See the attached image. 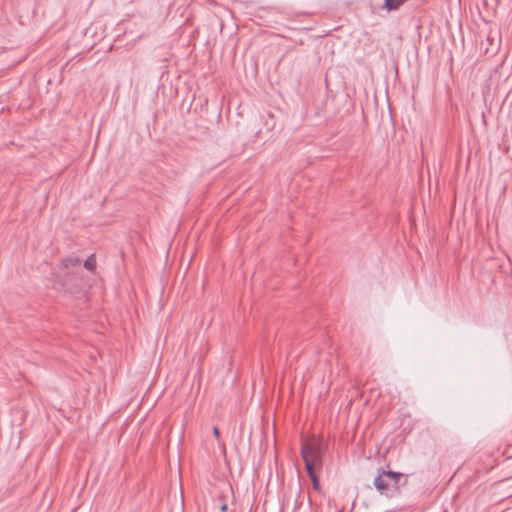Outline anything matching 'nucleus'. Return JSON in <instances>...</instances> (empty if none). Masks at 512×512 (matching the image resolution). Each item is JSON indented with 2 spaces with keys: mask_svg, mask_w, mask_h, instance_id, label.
<instances>
[{
  "mask_svg": "<svg viewBox=\"0 0 512 512\" xmlns=\"http://www.w3.org/2000/svg\"><path fill=\"white\" fill-rule=\"evenodd\" d=\"M323 450L319 441L312 439L301 444V456L303 460L321 462Z\"/></svg>",
  "mask_w": 512,
  "mask_h": 512,
  "instance_id": "nucleus-1",
  "label": "nucleus"
},
{
  "mask_svg": "<svg viewBox=\"0 0 512 512\" xmlns=\"http://www.w3.org/2000/svg\"><path fill=\"white\" fill-rule=\"evenodd\" d=\"M374 486L382 495H386L388 497L394 496V493L391 492V485L388 477L386 476L385 470H382V472L375 477Z\"/></svg>",
  "mask_w": 512,
  "mask_h": 512,
  "instance_id": "nucleus-2",
  "label": "nucleus"
},
{
  "mask_svg": "<svg viewBox=\"0 0 512 512\" xmlns=\"http://www.w3.org/2000/svg\"><path fill=\"white\" fill-rule=\"evenodd\" d=\"M386 476L388 477L389 483L391 485V492L394 493L395 496L397 493H399V482L403 477V474L388 470L386 471Z\"/></svg>",
  "mask_w": 512,
  "mask_h": 512,
  "instance_id": "nucleus-3",
  "label": "nucleus"
},
{
  "mask_svg": "<svg viewBox=\"0 0 512 512\" xmlns=\"http://www.w3.org/2000/svg\"><path fill=\"white\" fill-rule=\"evenodd\" d=\"M409 0H384L382 8L388 12L398 10Z\"/></svg>",
  "mask_w": 512,
  "mask_h": 512,
  "instance_id": "nucleus-4",
  "label": "nucleus"
},
{
  "mask_svg": "<svg viewBox=\"0 0 512 512\" xmlns=\"http://www.w3.org/2000/svg\"><path fill=\"white\" fill-rule=\"evenodd\" d=\"M80 259L75 256H69L67 258H64L60 261V268H69V267H79L80 266Z\"/></svg>",
  "mask_w": 512,
  "mask_h": 512,
  "instance_id": "nucleus-5",
  "label": "nucleus"
},
{
  "mask_svg": "<svg viewBox=\"0 0 512 512\" xmlns=\"http://www.w3.org/2000/svg\"><path fill=\"white\" fill-rule=\"evenodd\" d=\"M303 461L305 463V468H306V471H307L309 477L316 476L315 467L320 465L321 462L309 461V460H303Z\"/></svg>",
  "mask_w": 512,
  "mask_h": 512,
  "instance_id": "nucleus-6",
  "label": "nucleus"
},
{
  "mask_svg": "<svg viewBox=\"0 0 512 512\" xmlns=\"http://www.w3.org/2000/svg\"><path fill=\"white\" fill-rule=\"evenodd\" d=\"M96 266L94 256L88 257L84 262V267L89 271H94Z\"/></svg>",
  "mask_w": 512,
  "mask_h": 512,
  "instance_id": "nucleus-7",
  "label": "nucleus"
},
{
  "mask_svg": "<svg viewBox=\"0 0 512 512\" xmlns=\"http://www.w3.org/2000/svg\"><path fill=\"white\" fill-rule=\"evenodd\" d=\"M218 500L220 501V511L228 512V504L225 500V496L222 494L219 496Z\"/></svg>",
  "mask_w": 512,
  "mask_h": 512,
  "instance_id": "nucleus-8",
  "label": "nucleus"
},
{
  "mask_svg": "<svg viewBox=\"0 0 512 512\" xmlns=\"http://www.w3.org/2000/svg\"><path fill=\"white\" fill-rule=\"evenodd\" d=\"M311 481H312V485H313V488L318 490L319 489V480H318V476H313V477H310Z\"/></svg>",
  "mask_w": 512,
  "mask_h": 512,
  "instance_id": "nucleus-9",
  "label": "nucleus"
},
{
  "mask_svg": "<svg viewBox=\"0 0 512 512\" xmlns=\"http://www.w3.org/2000/svg\"><path fill=\"white\" fill-rule=\"evenodd\" d=\"M213 435L216 437V438H219L220 437V431L218 429L217 426H214L213 427Z\"/></svg>",
  "mask_w": 512,
  "mask_h": 512,
  "instance_id": "nucleus-10",
  "label": "nucleus"
}]
</instances>
